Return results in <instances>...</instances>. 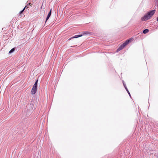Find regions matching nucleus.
I'll list each match as a JSON object with an SVG mask.
<instances>
[{"mask_svg": "<svg viewBox=\"0 0 158 158\" xmlns=\"http://www.w3.org/2000/svg\"><path fill=\"white\" fill-rule=\"evenodd\" d=\"M51 10L52 9H51L50 10V11L48 13V16L47 17L46 19V22L49 19V18L51 16Z\"/></svg>", "mask_w": 158, "mask_h": 158, "instance_id": "obj_4", "label": "nucleus"}, {"mask_svg": "<svg viewBox=\"0 0 158 158\" xmlns=\"http://www.w3.org/2000/svg\"><path fill=\"white\" fill-rule=\"evenodd\" d=\"M123 84L124 86V87H125V88L127 90V87H126V85L125 84H124V82H123Z\"/></svg>", "mask_w": 158, "mask_h": 158, "instance_id": "obj_9", "label": "nucleus"}, {"mask_svg": "<svg viewBox=\"0 0 158 158\" xmlns=\"http://www.w3.org/2000/svg\"><path fill=\"white\" fill-rule=\"evenodd\" d=\"M81 35H75L74 36L72 37V38H77L79 37H81Z\"/></svg>", "mask_w": 158, "mask_h": 158, "instance_id": "obj_5", "label": "nucleus"}, {"mask_svg": "<svg viewBox=\"0 0 158 158\" xmlns=\"http://www.w3.org/2000/svg\"><path fill=\"white\" fill-rule=\"evenodd\" d=\"M29 5H30V6H31V5H31L30 3L29 4Z\"/></svg>", "mask_w": 158, "mask_h": 158, "instance_id": "obj_13", "label": "nucleus"}, {"mask_svg": "<svg viewBox=\"0 0 158 158\" xmlns=\"http://www.w3.org/2000/svg\"><path fill=\"white\" fill-rule=\"evenodd\" d=\"M14 51V48H12V49H11V50L10 51L9 53H10L12 52H13Z\"/></svg>", "mask_w": 158, "mask_h": 158, "instance_id": "obj_7", "label": "nucleus"}, {"mask_svg": "<svg viewBox=\"0 0 158 158\" xmlns=\"http://www.w3.org/2000/svg\"><path fill=\"white\" fill-rule=\"evenodd\" d=\"M127 92H128V94H129V96L130 97H131V95H130V92H129V91L128 90V89H127Z\"/></svg>", "mask_w": 158, "mask_h": 158, "instance_id": "obj_11", "label": "nucleus"}, {"mask_svg": "<svg viewBox=\"0 0 158 158\" xmlns=\"http://www.w3.org/2000/svg\"><path fill=\"white\" fill-rule=\"evenodd\" d=\"M157 21L158 22V17H157Z\"/></svg>", "mask_w": 158, "mask_h": 158, "instance_id": "obj_14", "label": "nucleus"}, {"mask_svg": "<svg viewBox=\"0 0 158 158\" xmlns=\"http://www.w3.org/2000/svg\"><path fill=\"white\" fill-rule=\"evenodd\" d=\"M37 88L33 87L31 93L32 94H34L36 92Z\"/></svg>", "mask_w": 158, "mask_h": 158, "instance_id": "obj_3", "label": "nucleus"}, {"mask_svg": "<svg viewBox=\"0 0 158 158\" xmlns=\"http://www.w3.org/2000/svg\"><path fill=\"white\" fill-rule=\"evenodd\" d=\"M38 80H37L36 81V82H35V84H37V83H38Z\"/></svg>", "mask_w": 158, "mask_h": 158, "instance_id": "obj_12", "label": "nucleus"}, {"mask_svg": "<svg viewBox=\"0 0 158 158\" xmlns=\"http://www.w3.org/2000/svg\"><path fill=\"white\" fill-rule=\"evenodd\" d=\"M33 87L37 88V84L35 83Z\"/></svg>", "mask_w": 158, "mask_h": 158, "instance_id": "obj_10", "label": "nucleus"}, {"mask_svg": "<svg viewBox=\"0 0 158 158\" xmlns=\"http://www.w3.org/2000/svg\"><path fill=\"white\" fill-rule=\"evenodd\" d=\"M148 30L147 29H146L144 30L143 31V33L144 34H146L147 33H148Z\"/></svg>", "mask_w": 158, "mask_h": 158, "instance_id": "obj_6", "label": "nucleus"}, {"mask_svg": "<svg viewBox=\"0 0 158 158\" xmlns=\"http://www.w3.org/2000/svg\"><path fill=\"white\" fill-rule=\"evenodd\" d=\"M131 39H130L126 41V42L122 44L117 49V52L119 51L123 48H124L127 45L129 42H131Z\"/></svg>", "mask_w": 158, "mask_h": 158, "instance_id": "obj_2", "label": "nucleus"}, {"mask_svg": "<svg viewBox=\"0 0 158 158\" xmlns=\"http://www.w3.org/2000/svg\"><path fill=\"white\" fill-rule=\"evenodd\" d=\"M25 7H24V8L23 9V10H21V11H20V14H21V13H22L23 12V11L25 9Z\"/></svg>", "mask_w": 158, "mask_h": 158, "instance_id": "obj_8", "label": "nucleus"}, {"mask_svg": "<svg viewBox=\"0 0 158 158\" xmlns=\"http://www.w3.org/2000/svg\"><path fill=\"white\" fill-rule=\"evenodd\" d=\"M155 12V10H153L148 12L147 14L145 15L142 18V20L143 21H144L149 19L154 14Z\"/></svg>", "mask_w": 158, "mask_h": 158, "instance_id": "obj_1", "label": "nucleus"}]
</instances>
